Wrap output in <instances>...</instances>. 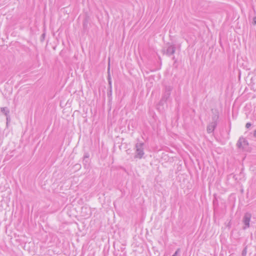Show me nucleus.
<instances>
[{"label": "nucleus", "mask_w": 256, "mask_h": 256, "mask_svg": "<svg viewBox=\"0 0 256 256\" xmlns=\"http://www.w3.org/2000/svg\"><path fill=\"white\" fill-rule=\"evenodd\" d=\"M172 89V87L170 86H166L165 87L164 94L162 100L159 102V104L158 108L160 110H163L164 108H160V106H163L166 104V100L170 98Z\"/></svg>", "instance_id": "f257e3e1"}, {"label": "nucleus", "mask_w": 256, "mask_h": 256, "mask_svg": "<svg viewBox=\"0 0 256 256\" xmlns=\"http://www.w3.org/2000/svg\"><path fill=\"white\" fill-rule=\"evenodd\" d=\"M218 116H214L212 117V122L207 126L206 130L208 133H212L214 131L217 125L216 121L218 119Z\"/></svg>", "instance_id": "f03ea898"}, {"label": "nucleus", "mask_w": 256, "mask_h": 256, "mask_svg": "<svg viewBox=\"0 0 256 256\" xmlns=\"http://www.w3.org/2000/svg\"><path fill=\"white\" fill-rule=\"evenodd\" d=\"M136 154L135 155L136 158H141L143 156V144H137L136 146Z\"/></svg>", "instance_id": "7ed1b4c3"}, {"label": "nucleus", "mask_w": 256, "mask_h": 256, "mask_svg": "<svg viewBox=\"0 0 256 256\" xmlns=\"http://www.w3.org/2000/svg\"><path fill=\"white\" fill-rule=\"evenodd\" d=\"M176 51V48L174 46L170 45L166 49L164 48L162 52L164 54H166L168 56L173 54Z\"/></svg>", "instance_id": "20e7f679"}, {"label": "nucleus", "mask_w": 256, "mask_h": 256, "mask_svg": "<svg viewBox=\"0 0 256 256\" xmlns=\"http://www.w3.org/2000/svg\"><path fill=\"white\" fill-rule=\"evenodd\" d=\"M252 217V215L249 212H246L245 214L244 218H243V222L245 225V226L244 228V229H246L247 228L250 226V222Z\"/></svg>", "instance_id": "39448f33"}, {"label": "nucleus", "mask_w": 256, "mask_h": 256, "mask_svg": "<svg viewBox=\"0 0 256 256\" xmlns=\"http://www.w3.org/2000/svg\"><path fill=\"white\" fill-rule=\"evenodd\" d=\"M246 140L243 138H240L237 142V146L239 148H243L244 146L248 145Z\"/></svg>", "instance_id": "423d86ee"}, {"label": "nucleus", "mask_w": 256, "mask_h": 256, "mask_svg": "<svg viewBox=\"0 0 256 256\" xmlns=\"http://www.w3.org/2000/svg\"><path fill=\"white\" fill-rule=\"evenodd\" d=\"M1 111L6 115L7 116L8 114L9 113V110L8 109L4 107V108H1Z\"/></svg>", "instance_id": "0eeeda50"}, {"label": "nucleus", "mask_w": 256, "mask_h": 256, "mask_svg": "<svg viewBox=\"0 0 256 256\" xmlns=\"http://www.w3.org/2000/svg\"><path fill=\"white\" fill-rule=\"evenodd\" d=\"M247 253L246 247L242 250V256H246Z\"/></svg>", "instance_id": "6e6552de"}, {"label": "nucleus", "mask_w": 256, "mask_h": 256, "mask_svg": "<svg viewBox=\"0 0 256 256\" xmlns=\"http://www.w3.org/2000/svg\"><path fill=\"white\" fill-rule=\"evenodd\" d=\"M108 84H109V85H110V89H112V81L110 80V76H108Z\"/></svg>", "instance_id": "1a4fd4ad"}, {"label": "nucleus", "mask_w": 256, "mask_h": 256, "mask_svg": "<svg viewBox=\"0 0 256 256\" xmlns=\"http://www.w3.org/2000/svg\"><path fill=\"white\" fill-rule=\"evenodd\" d=\"M180 251V249L178 248L174 254L172 255V256H177L178 252Z\"/></svg>", "instance_id": "9d476101"}, {"label": "nucleus", "mask_w": 256, "mask_h": 256, "mask_svg": "<svg viewBox=\"0 0 256 256\" xmlns=\"http://www.w3.org/2000/svg\"><path fill=\"white\" fill-rule=\"evenodd\" d=\"M251 124L250 122H248L246 124V127L247 128H248L250 126H251Z\"/></svg>", "instance_id": "9b49d317"}, {"label": "nucleus", "mask_w": 256, "mask_h": 256, "mask_svg": "<svg viewBox=\"0 0 256 256\" xmlns=\"http://www.w3.org/2000/svg\"><path fill=\"white\" fill-rule=\"evenodd\" d=\"M252 24H254V25H256V17H254V18L253 22H252Z\"/></svg>", "instance_id": "f8f14e48"}, {"label": "nucleus", "mask_w": 256, "mask_h": 256, "mask_svg": "<svg viewBox=\"0 0 256 256\" xmlns=\"http://www.w3.org/2000/svg\"><path fill=\"white\" fill-rule=\"evenodd\" d=\"M44 36H45V34H43L42 35V40L44 38Z\"/></svg>", "instance_id": "ddd939ff"}, {"label": "nucleus", "mask_w": 256, "mask_h": 256, "mask_svg": "<svg viewBox=\"0 0 256 256\" xmlns=\"http://www.w3.org/2000/svg\"><path fill=\"white\" fill-rule=\"evenodd\" d=\"M254 136L256 138V130L254 132Z\"/></svg>", "instance_id": "4468645a"}, {"label": "nucleus", "mask_w": 256, "mask_h": 256, "mask_svg": "<svg viewBox=\"0 0 256 256\" xmlns=\"http://www.w3.org/2000/svg\"><path fill=\"white\" fill-rule=\"evenodd\" d=\"M112 94V90L110 91V94Z\"/></svg>", "instance_id": "2eb2a0df"}, {"label": "nucleus", "mask_w": 256, "mask_h": 256, "mask_svg": "<svg viewBox=\"0 0 256 256\" xmlns=\"http://www.w3.org/2000/svg\"><path fill=\"white\" fill-rule=\"evenodd\" d=\"M109 70H110V68L108 67V72H109Z\"/></svg>", "instance_id": "dca6fc26"}]
</instances>
